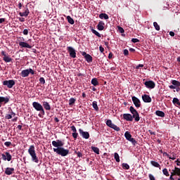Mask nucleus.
<instances>
[{
	"label": "nucleus",
	"mask_w": 180,
	"mask_h": 180,
	"mask_svg": "<svg viewBox=\"0 0 180 180\" xmlns=\"http://www.w3.org/2000/svg\"><path fill=\"white\" fill-rule=\"evenodd\" d=\"M169 35H171L172 37H174V36L175 35V33H174V32L171 31V32H169Z\"/></svg>",
	"instance_id": "nucleus-59"
},
{
	"label": "nucleus",
	"mask_w": 180,
	"mask_h": 180,
	"mask_svg": "<svg viewBox=\"0 0 180 180\" xmlns=\"http://www.w3.org/2000/svg\"><path fill=\"white\" fill-rule=\"evenodd\" d=\"M99 18L101 19H103L104 18L105 20H107L108 19H109V15L108 14H106V13H101L99 15Z\"/></svg>",
	"instance_id": "nucleus-28"
},
{
	"label": "nucleus",
	"mask_w": 180,
	"mask_h": 180,
	"mask_svg": "<svg viewBox=\"0 0 180 180\" xmlns=\"http://www.w3.org/2000/svg\"><path fill=\"white\" fill-rule=\"evenodd\" d=\"M169 159L175 160V159H176V155H173L172 156L171 155V158H169Z\"/></svg>",
	"instance_id": "nucleus-60"
},
{
	"label": "nucleus",
	"mask_w": 180,
	"mask_h": 180,
	"mask_svg": "<svg viewBox=\"0 0 180 180\" xmlns=\"http://www.w3.org/2000/svg\"><path fill=\"white\" fill-rule=\"evenodd\" d=\"M32 107L35 109L36 111L39 112V116L40 117H44L45 110H44L43 105L41 103H37V101H34L32 103Z\"/></svg>",
	"instance_id": "nucleus-2"
},
{
	"label": "nucleus",
	"mask_w": 180,
	"mask_h": 180,
	"mask_svg": "<svg viewBox=\"0 0 180 180\" xmlns=\"http://www.w3.org/2000/svg\"><path fill=\"white\" fill-rule=\"evenodd\" d=\"M8 112H9V114H6V115L5 117L6 120H11V119H12L13 116V117L15 116V113L13 112L12 109H10Z\"/></svg>",
	"instance_id": "nucleus-17"
},
{
	"label": "nucleus",
	"mask_w": 180,
	"mask_h": 180,
	"mask_svg": "<svg viewBox=\"0 0 180 180\" xmlns=\"http://www.w3.org/2000/svg\"><path fill=\"white\" fill-rule=\"evenodd\" d=\"M76 154H77L78 158H82L83 157L82 153L81 152H79V151L76 152Z\"/></svg>",
	"instance_id": "nucleus-49"
},
{
	"label": "nucleus",
	"mask_w": 180,
	"mask_h": 180,
	"mask_svg": "<svg viewBox=\"0 0 180 180\" xmlns=\"http://www.w3.org/2000/svg\"><path fill=\"white\" fill-rule=\"evenodd\" d=\"M79 133L80 134V136H82V138L86 139V140L90 137V134L89 131H84L82 129H79Z\"/></svg>",
	"instance_id": "nucleus-11"
},
{
	"label": "nucleus",
	"mask_w": 180,
	"mask_h": 180,
	"mask_svg": "<svg viewBox=\"0 0 180 180\" xmlns=\"http://www.w3.org/2000/svg\"><path fill=\"white\" fill-rule=\"evenodd\" d=\"M30 73L32 75H34V70L31 68L28 69V74L30 75Z\"/></svg>",
	"instance_id": "nucleus-45"
},
{
	"label": "nucleus",
	"mask_w": 180,
	"mask_h": 180,
	"mask_svg": "<svg viewBox=\"0 0 180 180\" xmlns=\"http://www.w3.org/2000/svg\"><path fill=\"white\" fill-rule=\"evenodd\" d=\"M123 119L126 121L132 122L133 121V117L129 113H124L123 114Z\"/></svg>",
	"instance_id": "nucleus-15"
},
{
	"label": "nucleus",
	"mask_w": 180,
	"mask_h": 180,
	"mask_svg": "<svg viewBox=\"0 0 180 180\" xmlns=\"http://www.w3.org/2000/svg\"><path fill=\"white\" fill-rule=\"evenodd\" d=\"M150 180H155V177L153 175V174H148Z\"/></svg>",
	"instance_id": "nucleus-46"
},
{
	"label": "nucleus",
	"mask_w": 180,
	"mask_h": 180,
	"mask_svg": "<svg viewBox=\"0 0 180 180\" xmlns=\"http://www.w3.org/2000/svg\"><path fill=\"white\" fill-rule=\"evenodd\" d=\"M4 145L7 147H10L12 145V143L10 141H7L4 143Z\"/></svg>",
	"instance_id": "nucleus-48"
},
{
	"label": "nucleus",
	"mask_w": 180,
	"mask_h": 180,
	"mask_svg": "<svg viewBox=\"0 0 180 180\" xmlns=\"http://www.w3.org/2000/svg\"><path fill=\"white\" fill-rule=\"evenodd\" d=\"M144 84L147 87V89H153L155 87V83L153 82V80H148V82H146Z\"/></svg>",
	"instance_id": "nucleus-10"
},
{
	"label": "nucleus",
	"mask_w": 180,
	"mask_h": 180,
	"mask_svg": "<svg viewBox=\"0 0 180 180\" xmlns=\"http://www.w3.org/2000/svg\"><path fill=\"white\" fill-rule=\"evenodd\" d=\"M175 162H176V165L177 166H180V160L179 159H177Z\"/></svg>",
	"instance_id": "nucleus-58"
},
{
	"label": "nucleus",
	"mask_w": 180,
	"mask_h": 180,
	"mask_svg": "<svg viewBox=\"0 0 180 180\" xmlns=\"http://www.w3.org/2000/svg\"><path fill=\"white\" fill-rule=\"evenodd\" d=\"M124 136L128 141H129L132 137L131 134H130V132L128 131H125Z\"/></svg>",
	"instance_id": "nucleus-27"
},
{
	"label": "nucleus",
	"mask_w": 180,
	"mask_h": 180,
	"mask_svg": "<svg viewBox=\"0 0 180 180\" xmlns=\"http://www.w3.org/2000/svg\"><path fill=\"white\" fill-rule=\"evenodd\" d=\"M52 145L53 146V152L58 155H60L61 157H67L70 154V150L63 148L64 143L62 140L57 139L56 141H52Z\"/></svg>",
	"instance_id": "nucleus-1"
},
{
	"label": "nucleus",
	"mask_w": 180,
	"mask_h": 180,
	"mask_svg": "<svg viewBox=\"0 0 180 180\" xmlns=\"http://www.w3.org/2000/svg\"><path fill=\"white\" fill-rule=\"evenodd\" d=\"M117 30H118V31L120 32V33H121V34L124 33V30H123V27H120V26H118V27H117Z\"/></svg>",
	"instance_id": "nucleus-42"
},
{
	"label": "nucleus",
	"mask_w": 180,
	"mask_h": 180,
	"mask_svg": "<svg viewBox=\"0 0 180 180\" xmlns=\"http://www.w3.org/2000/svg\"><path fill=\"white\" fill-rule=\"evenodd\" d=\"M72 136L75 139V140H77V138L78 136V133H77V131L75 133H72Z\"/></svg>",
	"instance_id": "nucleus-44"
},
{
	"label": "nucleus",
	"mask_w": 180,
	"mask_h": 180,
	"mask_svg": "<svg viewBox=\"0 0 180 180\" xmlns=\"http://www.w3.org/2000/svg\"><path fill=\"white\" fill-rule=\"evenodd\" d=\"M114 158L117 162H120V157L118 153H114Z\"/></svg>",
	"instance_id": "nucleus-31"
},
{
	"label": "nucleus",
	"mask_w": 180,
	"mask_h": 180,
	"mask_svg": "<svg viewBox=\"0 0 180 180\" xmlns=\"http://www.w3.org/2000/svg\"><path fill=\"white\" fill-rule=\"evenodd\" d=\"M19 46L21 48H27V49H32V46L30 45L29 44L26 43L25 41H20L19 42Z\"/></svg>",
	"instance_id": "nucleus-16"
},
{
	"label": "nucleus",
	"mask_w": 180,
	"mask_h": 180,
	"mask_svg": "<svg viewBox=\"0 0 180 180\" xmlns=\"http://www.w3.org/2000/svg\"><path fill=\"white\" fill-rule=\"evenodd\" d=\"M162 173L166 176H170V174L169 173L167 168H165V169H162Z\"/></svg>",
	"instance_id": "nucleus-37"
},
{
	"label": "nucleus",
	"mask_w": 180,
	"mask_h": 180,
	"mask_svg": "<svg viewBox=\"0 0 180 180\" xmlns=\"http://www.w3.org/2000/svg\"><path fill=\"white\" fill-rule=\"evenodd\" d=\"M172 103L175 105V106L180 107V101L179 99L176 98V97L173 98Z\"/></svg>",
	"instance_id": "nucleus-24"
},
{
	"label": "nucleus",
	"mask_w": 180,
	"mask_h": 180,
	"mask_svg": "<svg viewBox=\"0 0 180 180\" xmlns=\"http://www.w3.org/2000/svg\"><path fill=\"white\" fill-rule=\"evenodd\" d=\"M106 124L107 126H108V127L113 129L114 130H115L116 131H120V127H117V125L112 124V120H108L106 122Z\"/></svg>",
	"instance_id": "nucleus-6"
},
{
	"label": "nucleus",
	"mask_w": 180,
	"mask_h": 180,
	"mask_svg": "<svg viewBox=\"0 0 180 180\" xmlns=\"http://www.w3.org/2000/svg\"><path fill=\"white\" fill-rule=\"evenodd\" d=\"M129 142H131L132 143V145L134 146H135L136 144H137V141L136 139H134V138H131L130 140H129Z\"/></svg>",
	"instance_id": "nucleus-40"
},
{
	"label": "nucleus",
	"mask_w": 180,
	"mask_h": 180,
	"mask_svg": "<svg viewBox=\"0 0 180 180\" xmlns=\"http://www.w3.org/2000/svg\"><path fill=\"white\" fill-rule=\"evenodd\" d=\"M163 155H165L166 157H167L168 158H171V155H169V153H167V152H164Z\"/></svg>",
	"instance_id": "nucleus-55"
},
{
	"label": "nucleus",
	"mask_w": 180,
	"mask_h": 180,
	"mask_svg": "<svg viewBox=\"0 0 180 180\" xmlns=\"http://www.w3.org/2000/svg\"><path fill=\"white\" fill-rule=\"evenodd\" d=\"M177 176H180V168L174 167Z\"/></svg>",
	"instance_id": "nucleus-43"
},
{
	"label": "nucleus",
	"mask_w": 180,
	"mask_h": 180,
	"mask_svg": "<svg viewBox=\"0 0 180 180\" xmlns=\"http://www.w3.org/2000/svg\"><path fill=\"white\" fill-rule=\"evenodd\" d=\"M6 22V18H0V23Z\"/></svg>",
	"instance_id": "nucleus-61"
},
{
	"label": "nucleus",
	"mask_w": 180,
	"mask_h": 180,
	"mask_svg": "<svg viewBox=\"0 0 180 180\" xmlns=\"http://www.w3.org/2000/svg\"><path fill=\"white\" fill-rule=\"evenodd\" d=\"M19 20L20 21V22H25V18H19Z\"/></svg>",
	"instance_id": "nucleus-64"
},
{
	"label": "nucleus",
	"mask_w": 180,
	"mask_h": 180,
	"mask_svg": "<svg viewBox=\"0 0 180 180\" xmlns=\"http://www.w3.org/2000/svg\"><path fill=\"white\" fill-rule=\"evenodd\" d=\"M14 171H15L14 168L7 167L5 170V174L12 175Z\"/></svg>",
	"instance_id": "nucleus-19"
},
{
	"label": "nucleus",
	"mask_w": 180,
	"mask_h": 180,
	"mask_svg": "<svg viewBox=\"0 0 180 180\" xmlns=\"http://www.w3.org/2000/svg\"><path fill=\"white\" fill-rule=\"evenodd\" d=\"M1 157L4 160V161H8L10 162L12 160V155H11V153L9 152H5L4 153H2Z\"/></svg>",
	"instance_id": "nucleus-8"
},
{
	"label": "nucleus",
	"mask_w": 180,
	"mask_h": 180,
	"mask_svg": "<svg viewBox=\"0 0 180 180\" xmlns=\"http://www.w3.org/2000/svg\"><path fill=\"white\" fill-rule=\"evenodd\" d=\"M132 102L135 105L136 108H139L141 107V101L139 98H137V97L132 96Z\"/></svg>",
	"instance_id": "nucleus-12"
},
{
	"label": "nucleus",
	"mask_w": 180,
	"mask_h": 180,
	"mask_svg": "<svg viewBox=\"0 0 180 180\" xmlns=\"http://www.w3.org/2000/svg\"><path fill=\"white\" fill-rule=\"evenodd\" d=\"M99 49H100V51H101V53H103V52L105 51V49H104V48L102 47V46H100Z\"/></svg>",
	"instance_id": "nucleus-56"
},
{
	"label": "nucleus",
	"mask_w": 180,
	"mask_h": 180,
	"mask_svg": "<svg viewBox=\"0 0 180 180\" xmlns=\"http://www.w3.org/2000/svg\"><path fill=\"white\" fill-rule=\"evenodd\" d=\"M148 132L150 133V134L151 135V136H155V131H153L152 130H150V129H149L148 130Z\"/></svg>",
	"instance_id": "nucleus-51"
},
{
	"label": "nucleus",
	"mask_w": 180,
	"mask_h": 180,
	"mask_svg": "<svg viewBox=\"0 0 180 180\" xmlns=\"http://www.w3.org/2000/svg\"><path fill=\"white\" fill-rule=\"evenodd\" d=\"M142 100L144 103H151L152 102L151 97L147 94L142 95Z\"/></svg>",
	"instance_id": "nucleus-14"
},
{
	"label": "nucleus",
	"mask_w": 180,
	"mask_h": 180,
	"mask_svg": "<svg viewBox=\"0 0 180 180\" xmlns=\"http://www.w3.org/2000/svg\"><path fill=\"white\" fill-rule=\"evenodd\" d=\"M17 128H18L19 130H22V125H18V126H17Z\"/></svg>",
	"instance_id": "nucleus-63"
},
{
	"label": "nucleus",
	"mask_w": 180,
	"mask_h": 180,
	"mask_svg": "<svg viewBox=\"0 0 180 180\" xmlns=\"http://www.w3.org/2000/svg\"><path fill=\"white\" fill-rule=\"evenodd\" d=\"M28 153L31 155L32 160L33 162H35L36 163L39 162V159H38V158L37 156V153H36L34 146H30V148H28Z\"/></svg>",
	"instance_id": "nucleus-3"
},
{
	"label": "nucleus",
	"mask_w": 180,
	"mask_h": 180,
	"mask_svg": "<svg viewBox=\"0 0 180 180\" xmlns=\"http://www.w3.org/2000/svg\"><path fill=\"white\" fill-rule=\"evenodd\" d=\"M105 22H103V21H101L98 22V25H97V29L99 30V31H102L105 29Z\"/></svg>",
	"instance_id": "nucleus-20"
},
{
	"label": "nucleus",
	"mask_w": 180,
	"mask_h": 180,
	"mask_svg": "<svg viewBox=\"0 0 180 180\" xmlns=\"http://www.w3.org/2000/svg\"><path fill=\"white\" fill-rule=\"evenodd\" d=\"M85 59H86V61L89 63H92V61H93V58L91 57V55H90V54H86L85 56Z\"/></svg>",
	"instance_id": "nucleus-25"
},
{
	"label": "nucleus",
	"mask_w": 180,
	"mask_h": 180,
	"mask_svg": "<svg viewBox=\"0 0 180 180\" xmlns=\"http://www.w3.org/2000/svg\"><path fill=\"white\" fill-rule=\"evenodd\" d=\"M29 14L30 10L27 8V7L23 13H19V15L21 17H27Z\"/></svg>",
	"instance_id": "nucleus-22"
},
{
	"label": "nucleus",
	"mask_w": 180,
	"mask_h": 180,
	"mask_svg": "<svg viewBox=\"0 0 180 180\" xmlns=\"http://www.w3.org/2000/svg\"><path fill=\"white\" fill-rule=\"evenodd\" d=\"M22 33L25 35H27L29 34V30H24Z\"/></svg>",
	"instance_id": "nucleus-53"
},
{
	"label": "nucleus",
	"mask_w": 180,
	"mask_h": 180,
	"mask_svg": "<svg viewBox=\"0 0 180 180\" xmlns=\"http://www.w3.org/2000/svg\"><path fill=\"white\" fill-rule=\"evenodd\" d=\"M71 131L73 132V133H75L77 132V129L75 127V126H71Z\"/></svg>",
	"instance_id": "nucleus-47"
},
{
	"label": "nucleus",
	"mask_w": 180,
	"mask_h": 180,
	"mask_svg": "<svg viewBox=\"0 0 180 180\" xmlns=\"http://www.w3.org/2000/svg\"><path fill=\"white\" fill-rule=\"evenodd\" d=\"M91 31H92L93 34H94L97 36V37H99V38L101 37V34L98 32H97L96 30L92 29Z\"/></svg>",
	"instance_id": "nucleus-39"
},
{
	"label": "nucleus",
	"mask_w": 180,
	"mask_h": 180,
	"mask_svg": "<svg viewBox=\"0 0 180 180\" xmlns=\"http://www.w3.org/2000/svg\"><path fill=\"white\" fill-rule=\"evenodd\" d=\"M150 164H151V165H153V167H158V168H159L160 170H161V166H160V165L158 163V162L152 160V161H150Z\"/></svg>",
	"instance_id": "nucleus-23"
},
{
	"label": "nucleus",
	"mask_w": 180,
	"mask_h": 180,
	"mask_svg": "<svg viewBox=\"0 0 180 180\" xmlns=\"http://www.w3.org/2000/svg\"><path fill=\"white\" fill-rule=\"evenodd\" d=\"M124 56H129V50L124 49Z\"/></svg>",
	"instance_id": "nucleus-52"
},
{
	"label": "nucleus",
	"mask_w": 180,
	"mask_h": 180,
	"mask_svg": "<svg viewBox=\"0 0 180 180\" xmlns=\"http://www.w3.org/2000/svg\"><path fill=\"white\" fill-rule=\"evenodd\" d=\"M9 97L8 96H0V108L2 107V104H6L9 103Z\"/></svg>",
	"instance_id": "nucleus-13"
},
{
	"label": "nucleus",
	"mask_w": 180,
	"mask_h": 180,
	"mask_svg": "<svg viewBox=\"0 0 180 180\" xmlns=\"http://www.w3.org/2000/svg\"><path fill=\"white\" fill-rule=\"evenodd\" d=\"M91 84H93L94 86H96L99 85V82L97 78H93L91 80Z\"/></svg>",
	"instance_id": "nucleus-30"
},
{
	"label": "nucleus",
	"mask_w": 180,
	"mask_h": 180,
	"mask_svg": "<svg viewBox=\"0 0 180 180\" xmlns=\"http://www.w3.org/2000/svg\"><path fill=\"white\" fill-rule=\"evenodd\" d=\"M91 149L93 150L94 153H95L96 154H98V155L99 154L100 150L98 148L92 146Z\"/></svg>",
	"instance_id": "nucleus-36"
},
{
	"label": "nucleus",
	"mask_w": 180,
	"mask_h": 180,
	"mask_svg": "<svg viewBox=\"0 0 180 180\" xmlns=\"http://www.w3.org/2000/svg\"><path fill=\"white\" fill-rule=\"evenodd\" d=\"M131 41H132L133 43H139V42H140V40L138 39H131Z\"/></svg>",
	"instance_id": "nucleus-50"
},
{
	"label": "nucleus",
	"mask_w": 180,
	"mask_h": 180,
	"mask_svg": "<svg viewBox=\"0 0 180 180\" xmlns=\"http://www.w3.org/2000/svg\"><path fill=\"white\" fill-rule=\"evenodd\" d=\"M170 89H176V86L174 84H172L169 86Z\"/></svg>",
	"instance_id": "nucleus-57"
},
{
	"label": "nucleus",
	"mask_w": 180,
	"mask_h": 180,
	"mask_svg": "<svg viewBox=\"0 0 180 180\" xmlns=\"http://www.w3.org/2000/svg\"><path fill=\"white\" fill-rule=\"evenodd\" d=\"M92 106L95 109L96 111H98L99 108H98L97 101H93Z\"/></svg>",
	"instance_id": "nucleus-32"
},
{
	"label": "nucleus",
	"mask_w": 180,
	"mask_h": 180,
	"mask_svg": "<svg viewBox=\"0 0 180 180\" xmlns=\"http://www.w3.org/2000/svg\"><path fill=\"white\" fill-rule=\"evenodd\" d=\"M129 111L132 113V120H134V118L136 122H139L140 120V116L137 110H136L133 106H131L129 108Z\"/></svg>",
	"instance_id": "nucleus-4"
},
{
	"label": "nucleus",
	"mask_w": 180,
	"mask_h": 180,
	"mask_svg": "<svg viewBox=\"0 0 180 180\" xmlns=\"http://www.w3.org/2000/svg\"><path fill=\"white\" fill-rule=\"evenodd\" d=\"M153 26H154L155 29L157 31H160V25H159V24H158V22H153Z\"/></svg>",
	"instance_id": "nucleus-38"
},
{
	"label": "nucleus",
	"mask_w": 180,
	"mask_h": 180,
	"mask_svg": "<svg viewBox=\"0 0 180 180\" xmlns=\"http://www.w3.org/2000/svg\"><path fill=\"white\" fill-rule=\"evenodd\" d=\"M76 101H77V99L74 98V97H71V98L69 100V105H74V103H75Z\"/></svg>",
	"instance_id": "nucleus-35"
},
{
	"label": "nucleus",
	"mask_w": 180,
	"mask_h": 180,
	"mask_svg": "<svg viewBox=\"0 0 180 180\" xmlns=\"http://www.w3.org/2000/svg\"><path fill=\"white\" fill-rule=\"evenodd\" d=\"M144 67V65H142V64H139V65L136 66V69L138 70L140 68H143Z\"/></svg>",
	"instance_id": "nucleus-54"
},
{
	"label": "nucleus",
	"mask_w": 180,
	"mask_h": 180,
	"mask_svg": "<svg viewBox=\"0 0 180 180\" xmlns=\"http://www.w3.org/2000/svg\"><path fill=\"white\" fill-rule=\"evenodd\" d=\"M155 114H156L157 116H159V117H165V113L162 111L157 110L155 112Z\"/></svg>",
	"instance_id": "nucleus-29"
},
{
	"label": "nucleus",
	"mask_w": 180,
	"mask_h": 180,
	"mask_svg": "<svg viewBox=\"0 0 180 180\" xmlns=\"http://www.w3.org/2000/svg\"><path fill=\"white\" fill-rule=\"evenodd\" d=\"M122 167L124 169L129 170L130 169V166L127 163H122Z\"/></svg>",
	"instance_id": "nucleus-34"
},
{
	"label": "nucleus",
	"mask_w": 180,
	"mask_h": 180,
	"mask_svg": "<svg viewBox=\"0 0 180 180\" xmlns=\"http://www.w3.org/2000/svg\"><path fill=\"white\" fill-rule=\"evenodd\" d=\"M3 85L6 86L8 89H13V86L15 85L14 79L4 80Z\"/></svg>",
	"instance_id": "nucleus-5"
},
{
	"label": "nucleus",
	"mask_w": 180,
	"mask_h": 180,
	"mask_svg": "<svg viewBox=\"0 0 180 180\" xmlns=\"http://www.w3.org/2000/svg\"><path fill=\"white\" fill-rule=\"evenodd\" d=\"M172 84L175 86V89H176V87L180 86V82H178V80H176V79H172Z\"/></svg>",
	"instance_id": "nucleus-26"
},
{
	"label": "nucleus",
	"mask_w": 180,
	"mask_h": 180,
	"mask_svg": "<svg viewBox=\"0 0 180 180\" xmlns=\"http://www.w3.org/2000/svg\"><path fill=\"white\" fill-rule=\"evenodd\" d=\"M20 76L22 77H27L29 76V69L22 70Z\"/></svg>",
	"instance_id": "nucleus-21"
},
{
	"label": "nucleus",
	"mask_w": 180,
	"mask_h": 180,
	"mask_svg": "<svg viewBox=\"0 0 180 180\" xmlns=\"http://www.w3.org/2000/svg\"><path fill=\"white\" fill-rule=\"evenodd\" d=\"M67 19H68V22L70 23V25H74L75 23L74 19L71 18L70 15H68Z\"/></svg>",
	"instance_id": "nucleus-33"
},
{
	"label": "nucleus",
	"mask_w": 180,
	"mask_h": 180,
	"mask_svg": "<svg viewBox=\"0 0 180 180\" xmlns=\"http://www.w3.org/2000/svg\"><path fill=\"white\" fill-rule=\"evenodd\" d=\"M67 50L71 58H76L77 53H76V50L74 48L69 46L67 48Z\"/></svg>",
	"instance_id": "nucleus-7"
},
{
	"label": "nucleus",
	"mask_w": 180,
	"mask_h": 180,
	"mask_svg": "<svg viewBox=\"0 0 180 180\" xmlns=\"http://www.w3.org/2000/svg\"><path fill=\"white\" fill-rule=\"evenodd\" d=\"M1 55L4 56L3 60H4L5 63H11L13 61V58L8 56V55L6 53L5 51H1Z\"/></svg>",
	"instance_id": "nucleus-9"
},
{
	"label": "nucleus",
	"mask_w": 180,
	"mask_h": 180,
	"mask_svg": "<svg viewBox=\"0 0 180 180\" xmlns=\"http://www.w3.org/2000/svg\"><path fill=\"white\" fill-rule=\"evenodd\" d=\"M39 82L42 84V85H44L46 82H45V78L44 77H40L39 78Z\"/></svg>",
	"instance_id": "nucleus-41"
},
{
	"label": "nucleus",
	"mask_w": 180,
	"mask_h": 180,
	"mask_svg": "<svg viewBox=\"0 0 180 180\" xmlns=\"http://www.w3.org/2000/svg\"><path fill=\"white\" fill-rule=\"evenodd\" d=\"M42 106L46 109V110H51V107L48 101H43Z\"/></svg>",
	"instance_id": "nucleus-18"
},
{
	"label": "nucleus",
	"mask_w": 180,
	"mask_h": 180,
	"mask_svg": "<svg viewBox=\"0 0 180 180\" xmlns=\"http://www.w3.org/2000/svg\"><path fill=\"white\" fill-rule=\"evenodd\" d=\"M176 91L177 93H179V91H180V86H176V88H175Z\"/></svg>",
	"instance_id": "nucleus-62"
}]
</instances>
